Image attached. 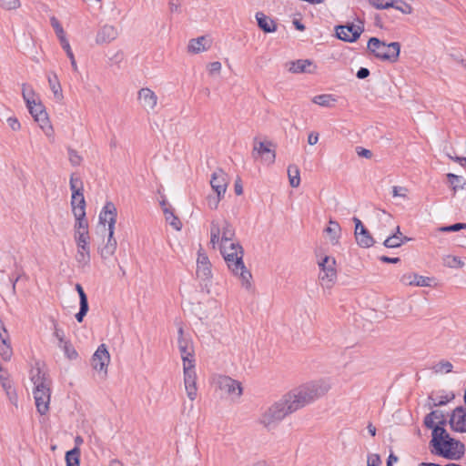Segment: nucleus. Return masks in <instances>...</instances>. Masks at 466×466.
I'll return each mask as SVG.
<instances>
[{
    "label": "nucleus",
    "instance_id": "obj_37",
    "mask_svg": "<svg viewBox=\"0 0 466 466\" xmlns=\"http://www.w3.org/2000/svg\"><path fill=\"white\" fill-rule=\"evenodd\" d=\"M50 24L56 33V35L60 45L67 42L68 39L66 37V34L61 23L59 22V20L56 17L52 16V17H50Z\"/></svg>",
    "mask_w": 466,
    "mask_h": 466
},
{
    "label": "nucleus",
    "instance_id": "obj_45",
    "mask_svg": "<svg viewBox=\"0 0 466 466\" xmlns=\"http://www.w3.org/2000/svg\"><path fill=\"white\" fill-rule=\"evenodd\" d=\"M163 211L167 222L176 230H180L182 224L174 213L168 208H164Z\"/></svg>",
    "mask_w": 466,
    "mask_h": 466
},
{
    "label": "nucleus",
    "instance_id": "obj_7",
    "mask_svg": "<svg viewBox=\"0 0 466 466\" xmlns=\"http://www.w3.org/2000/svg\"><path fill=\"white\" fill-rule=\"evenodd\" d=\"M214 386L222 395L232 400H238L243 395L241 382L227 375L217 376L214 379Z\"/></svg>",
    "mask_w": 466,
    "mask_h": 466
},
{
    "label": "nucleus",
    "instance_id": "obj_19",
    "mask_svg": "<svg viewBox=\"0 0 466 466\" xmlns=\"http://www.w3.org/2000/svg\"><path fill=\"white\" fill-rule=\"evenodd\" d=\"M270 142L255 141L252 156L254 158L258 157H263L264 161L268 164H273L275 162L276 155L275 151L270 148Z\"/></svg>",
    "mask_w": 466,
    "mask_h": 466
},
{
    "label": "nucleus",
    "instance_id": "obj_60",
    "mask_svg": "<svg viewBox=\"0 0 466 466\" xmlns=\"http://www.w3.org/2000/svg\"><path fill=\"white\" fill-rule=\"evenodd\" d=\"M431 404L433 406H441L445 405L447 402H449L450 398L448 396H441V397H431Z\"/></svg>",
    "mask_w": 466,
    "mask_h": 466
},
{
    "label": "nucleus",
    "instance_id": "obj_11",
    "mask_svg": "<svg viewBox=\"0 0 466 466\" xmlns=\"http://www.w3.org/2000/svg\"><path fill=\"white\" fill-rule=\"evenodd\" d=\"M117 210L114 203L108 201L105 204L99 213V225L103 227L108 234H115V226L116 222Z\"/></svg>",
    "mask_w": 466,
    "mask_h": 466
},
{
    "label": "nucleus",
    "instance_id": "obj_46",
    "mask_svg": "<svg viewBox=\"0 0 466 466\" xmlns=\"http://www.w3.org/2000/svg\"><path fill=\"white\" fill-rule=\"evenodd\" d=\"M70 189L72 192V195H78L83 193L84 187L83 182L79 177H76L75 174H72L70 177Z\"/></svg>",
    "mask_w": 466,
    "mask_h": 466
},
{
    "label": "nucleus",
    "instance_id": "obj_13",
    "mask_svg": "<svg viewBox=\"0 0 466 466\" xmlns=\"http://www.w3.org/2000/svg\"><path fill=\"white\" fill-rule=\"evenodd\" d=\"M183 373H184V385L185 390L187 395V398L190 400H194L198 395V388H197V374L195 370V363L189 364L187 363L183 365Z\"/></svg>",
    "mask_w": 466,
    "mask_h": 466
},
{
    "label": "nucleus",
    "instance_id": "obj_49",
    "mask_svg": "<svg viewBox=\"0 0 466 466\" xmlns=\"http://www.w3.org/2000/svg\"><path fill=\"white\" fill-rule=\"evenodd\" d=\"M20 6V0H0V7L5 11H15Z\"/></svg>",
    "mask_w": 466,
    "mask_h": 466
},
{
    "label": "nucleus",
    "instance_id": "obj_33",
    "mask_svg": "<svg viewBox=\"0 0 466 466\" xmlns=\"http://www.w3.org/2000/svg\"><path fill=\"white\" fill-rule=\"evenodd\" d=\"M312 62L308 59H299L289 63L288 70L293 74H300L305 72H311L309 67Z\"/></svg>",
    "mask_w": 466,
    "mask_h": 466
},
{
    "label": "nucleus",
    "instance_id": "obj_38",
    "mask_svg": "<svg viewBox=\"0 0 466 466\" xmlns=\"http://www.w3.org/2000/svg\"><path fill=\"white\" fill-rule=\"evenodd\" d=\"M446 177L448 183L450 184V187L454 191V193L459 189L464 188V186L466 185V179L463 177L452 173L447 174Z\"/></svg>",
    "mask_w": 466,
    "mask_h": 466
},
{
    "label": "nucleus",
    "instance_id": "obj_20",
    "mask_svg": "<svg viewBox=\"0 0 466 466\" xmlns=\"http://www.w3.org/2000/svg\"><path fill=\"white\" fill-rule=\"evenodd\" d=\"M228 183L229 179L227 173L220 168L215 170L211 175V187L219 196H225Z\"/></svg>",
    "mask_w": 466,
    "mask_h": 466
},
{
    "label": "nucleus",
    "instance_id": "obj_42",
    "mask_svg": "<svg viewBox=\"0 0 466 466\" xmlns=\"http://www.w3.org/2000/svg\"><path fill=\"white\" fill-rule=\"evenodd\" d=\"M58 348L61 349L64 351V354L66 359L70 360H76L78 357V353L76 350L75 347L71 343L70 340H67L66 342H63L62 344L58 345Z\"/></svg>",
    "mask_w": 466,
    "mask_h": 466
},
{
    "label": "nucleus",
    "instance_id": "obj_12",
    "mask_svg": "<svg viewBox=\"0 0 466 466\" xmlns=\"http://www.w3.org/2000/svg\"><path fill=\"white\" fill-rule=\"evenodd\" d=\"M363 31L364 26L361 22H360L359 25L347 24L337 25L335 27L337 37L344 42L349 43L356 42L360 38Z\"/></svg>",
    "mask_w": 466,
    "mask_h": 466
},
{
    "label": "nucleus",
    "instance_id": "obj_30",
    "mask_svg": "<svg viewBox=\"0 0 466 466\" xmlns=\"http://www.w3.org/2000/svg\"><path fill=\"white\" fill-rule=\"evenodd\" d=\"M116 240L114 234L107 235V240L104 247L99 248V254L103 259H107L112 257L116 250Z\"/></svg>",
    "mask_w": 466,
    "mask_h": 466
},
{
    "label": "nucleus",
    "instance_id": "obj_1",
    "mask_svg": "<svg viewBox=\"0 0 466 466\" xmlns=\"http://www.w3.org/2000/svg\"><path fill=\"white\" fill-rule=\"evenodd\" d=\"M330 389V381L326 379H320L294 388L286 393L281 399L289 412L293 413L323 397Z\"/></svg>",
    "mask_w": 466,
    "mask_h": 466
},
{
    "label": "nucleus",
    "instance_id": "obj_39",
    "mask_svg": "<svg viewBox=\"0 0 466 466\" xmlns=\"http://www.w3.org/2000/svg\"><path fill=\"white\" fill-rule=\"evenodd\" d=\"M357 244L364 248H368L374 244V239L368 230L359 232L355 237Z\"/></svg>",
    "mask_w": 466,
    "mask_h": 466
},
{
    "label": "nucleus",
    "instance_id": "obj_35",
    "mask_svg": "<svg viewBox=\"0 0 466 466\" xmlns=\"http://www.w3.org/2000/svg\"><path fill=\"white\" fill-rule=\"evenodd\" d=\"M402 244L403 234L401 233L399 226L395 228V232H393L391 236L388 237L383 242V245L388 248H400Z\"/></svg>",
    "mask_w": 466,
    "mask_h": 466
},
{
    "label": "nucleus",
    "instance_id": "obj_58",
    "mask_svg": "<svg viewBox=\"0 0 466 466\" xmlns=\"http://www.w3.org/2000/svg\"><path fill=\"white\" fill-rule=\"evenodd\" d=\"M407 192H408V189L406 187H397V186H394L392 187V195L394 198H405L406 196H407Z\"/></svg>",
    "mask_w": 466,
    "mask_h": 466
},
{
    "label": "nucleus",
    "instance_id": "obj_10",
    "mask_svg": "<svg viewBox=\"0 0 466 466\" xmlns=\"http://www.w3.org/2000/svg\"><path fill=\"white\" fill-rule=\"evenodd\" d=\"M434 450L435 453L438 455L450 460H457L464 454L465 448L461 442L450 437L448 440L442 441L441 444H439Z\"/></svg>",
    "mask_w": 466,
    "mask_h": 466
},
{
    "label": "nucleus",
    "instance_id": "obj_14",
    "mask_svg": "<svg viewBox=\"0 0 466 466\" xmlns=\"http://www.w3.org/2000/svg\"><path fill=\"white\" fill-rule=\"evenodd\" d=\"M110 363V354L106 349L105 344H101L91 359V366L92 368L104 374L106 376L107 374V368Z\"/></svg>",
    "mask_w": 466,
    "mask_h": 466
},
{
    "label": "nucleus",
    "instance_id": "obj_52",
    "mask_svg": "<svg viewBox=\"0 0 466 466\" xmlns=\"http://www.w3.org/2000/svg\"><path fill=\"white\" fill-rule=\"evenodd\" d=\"M224 198V196H219L216 193V195H210L207 198V204L210 209H217L220 200Z\"/></svg>",
    "mask_w": 466,
    "mask_h": 466
},
{
    "label": "nucleus",
    "instance_id": "obj_32",
    "mask_svg": "<svg viewBox=\"0 0 466 466\" xmlns=\"http://www.w3.org/2000/svg\"><path fill=\"white\" fill-rule=\"evenodd\" d=\"M340 226L338 222L329 220L328 227L325 228V233L328 235L329 242L332 245H337L340 238Z\"/></svg>",
    "mask_w": 466,
    "mask_h": 466
},
{
    "label": "nucleus",
    "instance_id": "obj_48",
    "mask_svg": "<svg viewBox=\"0 0 466 466\" xmlns=\"http://www.w3.org/2000/svg\"><path fill=\"white\" fill-rule=\"evenodd\" d=\"M60 46L63 48V50L66 52L67 57L69 58L72 69L75 72H77L78 71V66H77V64H76L74 53L72 51L71 46L69 44V41H67L66 43H63Z\"/></svg>",
    "mask_w": 466,
    "mask_h": 466
},
{
    "label": "nucleus",
    "instance_id": "obj_55",
    "mask_svg": "<svg viewBox=\"0 0 466 466\" xmlns=\"http://www.w3.org/2000/svg\"><path fill=\"white\" fill-rule=\"evenodd\" d=\"M461 229H466L465 223H456L454 225L442 227L440 228V230L442 232L459 231Z\"/></svg>",
    "mask_w": 466,
    "mask_h": 466
},
{
    "label": "nucleus",
    "instance_id": "obj_25",
    "mask_svg": "<svg viewBox=\"0 0 466 466\" xmlns=\"http://www.w3.org/2000/svg\"><path fill=\"white\" fill-rule=\"evenodd\" d=\"M12 348L8 342V333L0 319V356L4 360H9L12 357Z\"/></svg>",
    "mask_w": 466,
    "mask_h": 466
},
{
    "label": "nucleus",
    "instance_id": "obj_3",
    "mask_svg": "<svg viewBox=\"0 0 466 466\" xmlns=\"http://www.w3.org/2000/svg\"><path fill=\"white\" fill-rule=\"evenodd\" d=\"M32 380L35 385L33 393L36 410L41 415H45L49 410L51 381L44 374L41 375L40 371H38L36 376L33 377Z\"/></svg>",
    "mask_w": 466,
    "mask_h": 466
},
{
    "label": "nucleus",
    "instance_id": "obj_54",
    "mask_svg": "<svg viewBox=\"0 0 466 466\" xmlns=\"http://www.w3.org/2000/svg\"><path fill=\"white\" fill-rule=\"evenodd\" d=\"M54 336L58 341L57 346L68 340L65 335L64 330L56 325L54 328Z\"/></svg>",
    "mask_w": 466,
    "mask_h": 466
},
{
    "label": "nucleus",
    "instance_id": "obj_40",
    "mask_svg": "<svg viewBox=\"0 0 466 466\" xmlns=\"http://www.w3.org/2000/svg\"><path fill=\"white\" fill-rule=\"evenodd\" d=\"M288 176L289 184L292 187H298L300 184L299 169L296 165H290L288 167Z\"/></svg>",
    "mask_w": 466,
    "mask_h": 466
},
{
    "label": "nucleus",
    "instance_id": "obj_27",
    "mask_svg": "<svg viewBox=\"0 0 466 466\" xmlns=\"http://www.w3.org/2000/svg\"><path fill=\"white\" fill-rule=\"evenodd\" d=\"M71 208L74 217H86V200L84 193L71 196Z\"/></svg>",
    "mask_w": 466,
    "mask_h": 466
},
{
    "label": "nucleus",
    "instance_id": "obj_44",
    "mask_svg": "<svg viewBox=\"0 0 466 466\" xmlns=\"http://www.w3.org/2000/svg\"><path fill=\"white\" fill-rule=\"evenodd\" d=\"M22 96L26 106L34 104L35 101L38 100L33 87L25 84L22 86Z\"/></svg>",
    "mask_w": 466,
    "mask_h": 466
},
{
    "label": "nucleus",
    "instance_id": "obj_61",
    "mask_svg": "<svg viewBox=\"0 0 466 466\" xmlns=\"http://www.w3.org/2000/svg\"><path fill=\"white\" fill-rule=\"evenodd\" d=\"M7 124L10 128L14 131H18L21 128V125L16 117L11 116L7 118Z\"/></svg>",
    "mask_w": 466,
    "mask_h": 466
},
{
    "label": "nucleus",
    "instance_id": "obj_28",
    "mask_svg": "<svg viewBox=\"0 0 466 466\" xmlns=\"http://www.w3.org/2000/svg\"><path fill=\"white\" fill-rule=\"evenodd\" d=\"M76 222L74 225V238H90L88 222L86 217H75Z\"/></svg>",
    "mask_w": 466,
    "mask_h": 466
},
{
    "label": "nucleus",
    "instance_id": "obj_31",
    "mask_svg": "<svg viewBox=\"0 0 466 466\" xmlns=\"http://www.w3.org/2000/svg\"><path fill=\"white\" fill-rule=\"evenodd\" d=\"M424 424L427 428H433L445 424V417L440 410L431 411L424 419Z\"/></svg>",
    "mask_w": 466,
    "mask_h": 466
},
{
    "label": "nucleus",
    "instance_id": "obj_24",
    "mask_svg": "<svg viewBox=\"0 0 466 466\" xmlns=\"http://www.w3.org/2000/svg\"><path fill=\"white\" fill-rule=\"evenodd\" d=\"M450 424L451 429L455 431H466V410L462 407L453 410L450 419Z\"/></svg>",
    "mask_w": 466,
    "mask_h": 466
},
{
    "label": "nucleus",
    "instance_id": "obj_43",
    "mask_svg": "<svg viewBox=\"0 0 466 466\" xmlns=\"http://www.w3.org/2000/svg\"><path fill=\"white\" fill-rule=\"evenodd\" d=\"M80 450L75 447L66 453V466H79Z\"/></svg>",
    "mask_w": 466,
    "mask_h": 466
},
{
    "label": "nucleus",
    "instance_id": "obj_36",
    "mask_svg": "<svg viewBox=\"0 0 466 466\" xmlns=\"http://www.w3.org/2000/svg\"><path fill=\"white\" fill-rule=\"evenodd\" d=\"M431 429L432 430V439L431 442L434 449L439 446V444H441L442 441L450 438L449 434L446 432V430L443 428V425L436 426Z\"/></svg>",
    "mask_w": 466,
    "mask_h": 466
},
{
    "label": "nucleus",
    "instance_id": "obj_23",
    "mask_svg": "<svg viewBox=\"0 0 466 466\" xmlns=\"http://www.w3.org/2000/svg\"><path fill=\"white\" fill-rule=\"evenodd\" d=\"M212 40L207 35H201L190 39L187 44V52L190 54H200L210 49Z\"/></svg>",
    "mask_w": 466,
    "mask_h": 466
},
{
    "label": "nucleus",
    "instance_id": "obj_16",
    "mask_svg": "<svg viewBox=\"0 0 466 466\" xmlns=\"http://www.w3.org/2000/svg\"><path fill=\"white\" fill-rule=\"evenodd\" d=\"M76 245V261L81 268L89 266L90 255V238H74Z\"/></svg>",
    "mask_w": 466,
    "mask_h": 466
},
{
    "label": "nucleus",
    "instance_id": "obj_34",
    "mask_svg": "<svg viewBox=\"0 0 466 466\" xmlns=\"http://www.w3.org/2000/svg\"><path fill=\"white\" fill-rule=\"evenodd\" d=\"M312 102L320 106L331 108L336 106V103L338 102V98L336 96H334L332 94H322V95L315 96L312 98Z\"/></svg>",
    "mask_w": 466,
    "mask_h": 466
},
{
    "label": "nucleus",
    "instance_id": "obj_41",
    "mask_svg": "<svg viewBox=\"0 0 466 466\" xmlns=\"http://www.w3.org/2000/svg\"><path fill=\"white\" fill-rule=\"evenodd\" d=\"M442 263L450 268H461L464 267V262L456 256L446 255L442 258Z\"/></svg>",
    "mask_w": 466,
    "mask_h": 466
},
{
    "label": "nucleus",
    "instance_id": "obj_18",
    "mask_svg": "<svg viewBox=\"0 0 466 466\" xmlns=\"http://www.w3.org/2000/svg\"><path fill=\"white\" fill-rule=\"evenodd\" d=\"M196 273L198 278L202 280H208L212 276L211 263L207 253L202 248H199L198 251Z\"/></svg>",
    "mask_w": 466,
    "mask_h": 466
},
{
    "label": "nucleus",
    "instance_id": "obj_53",
    "mask_svg": "<svg viewBox=\"0 0 466 466\" xmlns=\"http://www.w3.org/2000/svg\"><path fill=\"white\" fill-rule=\"evenodd\" d=\"M452 370V364L449 361H441L435 366L437 373H449Z\"/></svg>",
    "mask_w": 466,
    "mask_h": 466
},
{
    "label": "nucleus",
    "instance_id": "obj_21",
    "mask_svg": "<svg viewBox=\"0 0 466 466\" xmlns=\"http://www.w3.org/2000/svg\"><path fill=\"white\" fill-rule=\"evenodd\" d=\"M400 281L404 286L431 287L433 279L419 275L415 272H407L400 277Z\"/></svg>",
    "mask_w": 466,
    "mask_h": 466
},
{
    "label": "nucleus",
    "instance_id": "obj_9",
    "mask_svg": "<svg viewBox=\"0 0 466 466\" xmlns=\"http://www.w3.org/2000/svg\"><path fill=\"white\" fill-rule=\"evenodd\" d=\"M319 267V279L323 287L331 288L337 279L336 260L325 256L318 261Z\"/></svg>",
    "mask_w": 466,
    "mask_h": 466
},
{
    "label": "nucleus",
    "instance_id": "obj_2",
    "mask_svg": "<svg viewBox=\"0 0 466 466\" xmlns=\"http://www.w3.org/2000/svg\"><path fill=\"white\" fill-rule=\"evenodd\" d=\"M217 248L219 249L231 273L238 278L241 288L248 292L253 293L255 286L252 274L243 262V248L238 241L234 239Z\"/></svg>",
    "mask_w": 466,
    "mask_h": 466
},
{
    "label": "nucleus",
    "instance_id": "obj_47",
    "mask_svg": "<svg viewBox=\"0 0 466 466\" xmlns=\"http://www.w3.org/2000/svg\"><path fill=\"white\" fill-rule=\"evenodd\" d=\"M391 8H394L404 15H410L413 12V7L403 0H393V6H391Z\"/></svg>",
    "mask_w": 466,
    "mask_h": 466
},
{
    "label": "nucleus",
    "instance_id": "obj_29",
    "mask_svg": "<svg viewBox=\"0 0 466 466\" xmlns=\"http://www.w3.org/2000/svg\"><path fill=\"white\" fill-rule=\"evenodd\" d=\"M49 87L54 95V98L57 102H61L64 99L63 90L61 84L58 80L56 74L53 73L47 76Z\"/></svg>",
    "mask_w": 466,
    "mask_h": 466
},
{
    "label": "nucleus",
    "instance_id": "obj_4",
    "mask_svg": "<svg viewBox=\"0 0 466 466\" xmlns=\"http://www.w3.org/2000/svg\"><path fill=\"white\" fill-rule=\"evenodd\" d=\"M234 239H236L235 228L229 221L225 218H217L211 221L209 243L214 249Z\"/></svg>",
    "mask_w": 466,
    "mask_h": 466
},
{
    "label": "nucleus",
    "instance_id": "obj_26",
    "mask_svg": "<svg viewBox=\"0 0 466 466\" xmlns=\"http://www.w3.org/2000/svg\"><path fill=\"white\" fill-rule=\"evenodd\" d=\"M255 18L258 26L265 33H274L278 29L276 22L269 16L266 15L263 12H257Z\"/></svg>",
    "mask_w": 466,
    "mask_h": 466
},
{
    "label": "nucleus",
    "instance_id": "obj_63",
    "mask_svg": "<svg viewBox=\"0 0 466 466\" xmlns=\"http://www.w3.org/2000/svg\"><path fill=\"white\" fill-rule=\"evenodd\" d=\"M356 152L361 157L370 158L372 157L371 151L363 147H357Z\"/></svg>",
    "mask_w": 466,
    "mask_h": 466
},
{
    "label": "nucleus",
    "instance_id": "obj_50",
    "mask_svg": "<svg viewBox=\"0 0 466 466\" xmlns=\"http://www.w3.org/2000/svg\"><path fill=\"white\" fill-rule=\"evenodd\" d=\"M369 4L378 10L391 8L393 0H368Z\"/></svg>",
    "mask_w": 466,
    "mask_h": 466
},
{
    "label": "nucleus",
    "instance_id": "obj_8",
    "mask_svg": "<svg viewBox=\"0 0 466 466\" xmlns=\"http://www.w3.org/2000/svg\"><path fill=\"white\" fill-rule=\"evenodd\" d=\"M26 106L31 116L34 117L35 121L37 122L44 134L48 138H54L55 131L53 126L51 125L48 115L41 102L36 100L34 102V104L27 105Z\"/></svg>",
    "mask_w": 466,
    "mask_h": 466
},
{
    "label": "nucleus",
    "instance_id": "obj_57",
    "mask_svg": "<svg viewBox=\"0 0 466 466\" xmlns=\"http://www.w3.org/2000/svg\"><path fill=\"white\" fill-rule=\"evenodd\" d=\"M222 68L221 63L218 61H215L212 63H209L208 65V70L209 75H218L220 73Z\"/></svg>",
    "mask_w": 466,
    "mask_h": 466
},
{
    "label": "nucleus",
    "instance_id": "obj_22",
    "mask_svg": "<svg viewBox=\"0 0 466 466\" xmlns=\"http://www.w3.org/2000/svg\"><path fill=\"white\" fill-rule=\"evenodd\" d=\"M118 36V30L111 25H104L96 35L95 41L98 46L107 45L116 40Z\"/></svg>",
    "mask_w": 466,
    "mask_h": 466
},
{
    "label": "nucleus",
    "instance_id": "obj_51",
    "mask_svg": "<svg viewBox=\"0 0 466 466\" xmlns=\"http://www.w3.org/2000/svg\"><path fill=\"white\" fill-rule=\"evenodd\" d=\"M67 154L68 160L72 166L77 167L81 165L83 157L79 155V153L76 150L73 148H68Z\"/></svg>",
    "mask_w": 466,
    "mask_h": 466
},
{
    "label": "nucleus",
    "instance_id": "obj_64",
    "mask_svg": "<svg viewBox=\"0 0 466 466\" xmlns=\"http://www.w3.org/2000/svg\"><path fill=\"white\" fill-rule=\"evenodd\" d=\"M319 141V133L317 132H310L308 136V143L310 145V146H314L318 143Z\"/></svg>",
    "mask_w": 466,
    "mask_h": 466
},
{
    "label": "nucleus",
    "instance_id": "obj_6",
    "mask_svg": "<svg viewBox=\"0 0 466 466\" xmlns=\"http://www.w3.org/2000/svg\"><path fill=\"white\" fill-rule=\"evenodd\" d=\"M367 48L376 58L391 63L398 60L400 52V45L398 42L386 44L377 37L370 38Z\"/></svg>",
    "mask_w": 466,
    "mask_h": 466
},
{
    "label": "nucleus",
    "instance_id": "obj_59",
    "mask_svg": "<svg viewBox=\"0 0 466 466\" xmlns=\"http://www.w3.org/2000/svg\"><path fill=\"white\" fill-rule=\"evenodd\" d=\"M381 461L378 454H370L367 458V466H379Z\"/></svg>",
    "mask_w": 466,
    "mask_h": 466
},
{
    "label": "nucleus",
    "instance_id": "obj_62",
    "mask_svg": "<svg viewBox=\"0 0 466 466\" xmlns=\"http://www.w3.org/2000/svg\"><path fill=\"white\" fill-rule=\"evenodd\" d=\"M76 290L77 291V293L79 295V300H80L79 303H88L87 296L85 293V291L80 284L76 285Z\"/></svg>",
    "mask_w": 466,
    "mask_h": 466
},
{
    "label": "nucleus",
    "instance_id": "obj_15",
    "mask_svg": "<svg viewBox=\"0 0 466 466\" xmlns=\"http://www.w3.org/2000/svg\"><path fill=\"white\" fill-rule=\"evenodd\" d=\"M137 102L142 109L154 112L158 105V96L149 87H142L137 91Z\"/></svg>",
    "mask_w": 466,
    "mask_h": 466
},
{
    "label": "nucleus",
    "instance_id": "obj_5",
    "mask_svg": "<svg viewBox=\"0 0 466 466\" xmlns=\"http://www.w3.org/2000/svg\"><path fill=\"white\" fill-rule=\"evenodd\" d=\"M289 414H290L289 410L283 400L280 399L262 410L258 418V423L270 431L275 429Z\"/></svg>",
    "mask_w": 466,
    "mask_h": 466
},
{
    "label": "nucleus",
    "instance_id": "obj_56",
    "mask_svg": "<svg viewBox=\"0 0 466 466\" xmlns=\"http://www.w3.org/2000/svg\"><path fill=\"white\" fill-rule=\"evenodd\" d=\"M80 309L79 311L76 314V319L78 322H82L84 319V317L86 315L88 311V303H79Z\"/></svg>",
    "mask_w": 466,
    "mask_h": 466
},
{
    "label": "nucleus",
    "instance_id": "obj_17",
    "mask_svg": "<svg viewBox=\"0 0 466 466\" xmlns=\"http://www.w3.org/2000/svg\"><path fill=\"white\" fill-rule=\"evenodd\" d=\"M178 350L180 352V356L182 359L183 365L189 363H195L194 358V349L193 344L189 339L186 338L183 333V328L179 326L178 328Z\"/></svg>",
    "mask_w": 466,
    "mask_h": 466
}]
</instances>
